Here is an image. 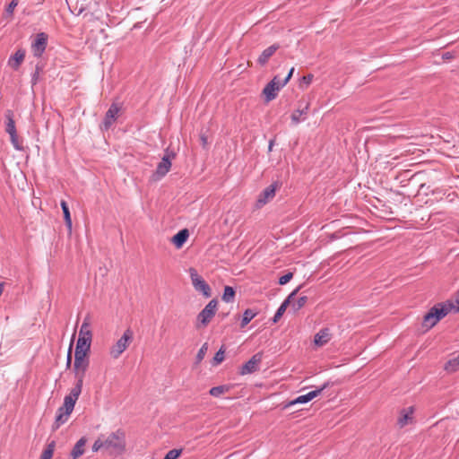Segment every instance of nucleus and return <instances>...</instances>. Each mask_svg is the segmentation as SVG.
<instances>
[{
  "label": "nucleus",
  "mask_w": 459,
  "mask_h": 459,
  "mask_svg": "<svg viewBox=\"0 0 459 459\" xmlns=\"http://www.w3.org/2000/svg\"><path fill=\"white\" fill-rule=\"evenodd\" d=\"M25 57V50L18 49L8 60V65L13 70H18Z\"/></svg>",
  "instance_id": "obj_16"
},
{
  "label": "nucleus",
  "mask_w": 459,
  "mask_h": 459,
  "mask_svg": "<svg viewBox=\"0 0 459 459\" xmlns=\"http://www.w3.org/2000/svg\"><path fill=\"white\" fill-rule=\"evenodd\" d=\"M329 385H330V383L326 382L321 387H319V388H317L316 390H313V391H311V392H309V393H307L306 394L299 395L296 399L289 402L284 407L287 408V407L295 405L297 403H308L311 400H313L314 398H316V396H318Z\"/></svg>",
  "instance_id": "obj_11"
},
{
  "label": "nucleus",
  "mask_w": 459,
  "mask_h": 459,
  "mask_svg": "<svg viewBox=\"0 0 459 459\" xmlns=\"http://www.w3.org/2000/svg\"><path fill=\"white\" fill-rule=\"evenodd\" d=\"M314 75L312 74H308L305 76H303L300 79L299 86L303 87L305 85L306 87L309 86L313 81Z\"/></svg>",
  "instance_id": "obj_40"
},
{
  "label": "nucleus",
  "mask_w": 459,
  "mask_h": 459,
  "mask_svg": "<svg viewBox=\"0 0 459 459\" xmlns=\"http://www.w3.org/2000/svg\"><path fill=\"white\" fill-rule=\"evenodd\" d=\"M75 403L74 400H72L71 398H65L64 399V403L61 407L58 409H63L65 413L71 414L74 408Z\"/></svg>",
  "instance_id": "obj_33"
},
{
  "label": "nucleus",
  "mask_w": 459,
  "mask_h": 459,
  "mask_svg": "<svg viewBox=\"0 0 459 459\" xmlns=\"http://www.w3.org/2000/svg\"><path fill=\"white\" fill-rule=\"evenodd\" d=\"M5 117V132L7 134L17 131L15 126V121L13 118V111L7 109L4 113Z\"/></svg>",
  "instance_id": "obj_23"
},
{
  "label": "nucleus",
  "mask_w": 459,
  "mask_h": 459,
  "mask_svg": "<svg viewBox=\"0 0 459 459\" xmlns=\"http://www.w3.org/2000/svg\"><path fill=\"white\" fill-rule=\"evenodd\" d=\"M293 277V273H285L284 275L281 276L279 278V284L280 285H285L287 284Z\"/></svg>",
  "instance_id": "obj_41"
},
{
  "label": "nucleus",
  "mask_w": 459,
  "mask_h": 459,
  "mask_svg": "<svg viewBox=\"0 0 459 459\" xmlns=\"http://www.w3.org/2000/svg\"><path fill=\"white\" fill-rule=\"evenodd\" d=\"M90 326H91V321H90V316H87L83 322H82V325L81 326V329H80V333H79V336H83L84 338L86 337H89V339H92V333L90 329Z\"/></svg>",
  "instance_id": "obj_26"
},
{
  "label": "nucleus",
  "mask_w": 459,
  "mask_h": 459,
  "mask_svg": "<svg viewBox=\"0 0 459 459\" xmlns=\"http://www.w3.org/2000/svg\"><path fill=\"white\" fill-rule=\"evenodd\" d=\"M308 298L307 296L299 297L296 301L294 299L290 303L292 309L294 312L301 309L307 303Z\"/></svg>",
  "instance_id": "obj_31"
},
{
  "label": "nucleus",
  "mask_w": 459,
  "mask_h": 459,
  "mask_svg": "<svg viewBox=\"0 0 459 459\" xmlns=\"http://www.w3.org/2000/svg\"><path fill=\"white\" fill-rule=\"evenodd\" d=\"M217 300L212 299L204 308L198 314L197 320L204 325L206 326L212 317L215 316L217 311Z\"/></svg>",
  "instance_id": "obj_6"
},
{
  "label": "nucleus",
  "mask_w": 459,
  "mask_h": 459,
  "mask_svg": "<svg viewBox=\"0 0 459 459\" xmlns=\"http://www.w3.org/2000/svg\"><path fill=\"white\" fill-rule=\"evenodd\" d=\"M331 340V333L328 328H322L314 337L316 346H324Z\"/></svg>",
  "instance_id": "obj_18"
},
{
  "label": "nucleus",
  "mask_w": 459,
  "mask_h": 459,
  "mask_svg": "<svg viewBox=\"0 0 459 459\" xmlns=\"http://www.w3.org/2000/svg\"><path fill=\"white\" fill-rule=\"evenodd\" d=\"M309 109V103L306 102L305 105L302 107L301 102L299 105L298 109H296L291 114V121L293 124L297 125L300 123L301 121H304L306 119V116L308 113Z\"/></svg>",
  "instance_id": "obj_14"
},
{
  "label": "nucleus",
  "mask_w": 459,
  "mask_h": 459,
  "mask_svg": "<svg viewBox=\"0 0 459 459\" xmlns=\"http://www.w3.org/2000/svg\"><path fill=\"white\" fill-rule=\"evenodd\" d=\"M280 46L278 44H273L267 48H265L262 54L259 56L257 59V63L264 66L267 64L269 59L274 55V53L279 49Z\"/></svg>",
  "instance_id": "obj_15"
},
{
  "label": "nucleus",
  "mask_w": 459,
  "mask_h": 459,
  "mask_svg": "<svg viewBox=\"0 0 459 459\" xmlns=\"http://www.w3.org/2000/svg\"><path fill=\"white\" fill-rule=\"evenodd\" d=\"M87 443V438L85 437H82L73 447L70 456L71 459H77L81 455L84 454V446Z\"/></svg>",
  "instance_id": "obj_19"
},
{
  "label": "nucleus",
  "mask_w": 459,
  "mask_h": 459,
  "mask_svg": "<svg viewBox=\"0 0 459 459\" xmlns=\"http://www.w3.org/2000/svg\"><path fill=\"white\" fill-rule=\"evenodd\" d=\"M182 451H183L182 448L171 449L165 455L163 459H178L181 455Z\"/></svg>",
  "instance_id": "obj_38"
},
{
  "label": "nucleus",
  "mask_w": 459,
  "mask_h": 459,
  "mask_svg": "<svg viewBox=\"0 0 459 459\" xmlns=\"http://www.w3.org/2000/svg\"><path fill=\"white\" fill-rule=\"evenodd\" d=\"M87 369H88V368H76L74 367V377H75L77 383L83 384V379L85 377Z\"/></svg>",
  "instance_id": "obj_34"
},
{
  "label": "nucleus",
  "mask_w": 459,
  "mask_h": 459,
  "mask_svg": "<svg viewBox=\"0 0 459 459\" xmlns=\"http://www.w3.org/2000/svg\"><path fill=\"white\" fill-rule=\"evenodd\" d=\"M189 274L195 290L201 292L205 298L212 296V290L209 284L198 274L195 268L189 269Z\"/></svg>",
  "instance_id": "obj_5"
},
{
  "label": "nucleus",
  "mask_w": 459,
  "mask_h": 459,
  "mask_svg": "<svg viewBox=\"0 0 459 459\" xmlns=\"http://www.w3.org/2000/svg\"><path fill=\"white\" fill-rule=\"evenodd\" d=\"M13 148L17 151H23L22 140H20L17 131L8 134Z\"/></svg>",
  "instance_id": "obj_30"
},
{
  "label": "nucleus",
  "mask_w": 459,
  "mask_h": 459,
  "mask_svg": "<svg viewBox=\"0 0 459 459\" xmlns=\"http://www.w3.org/2000/svg\"><path fill=\"white\" fill-rule=\"evenodd\" d=\"M207 351H208V343L204 342L196 354L195 364H199L204 359Z\"/></svg>",
  "instance_id": "obj_36"
},
{
  "label": "nucleus",
  "mask_w": 459,
  "mask_h": 459,
  "mask_svg": "<svg viewBox=\"0 0 459 459\" xmlns=\"http://www.w3.org/2000/svg\"><path fill=\"white\" fill-rule=\"evenodd\" d=\"M454 307V304L449 301L447 303L436 304L423 316L422 327L426 328L427 330L431 329Z\"/></svg>",
  "instance_id": "obj_2"
},
{
  "label": "nucleus",
  "mask_w": 459,
  "mask_h": 459,
  "mask_svg": "<svg viewBox=\"0 0 459 459\" xmlns=\"http://www.w3.org/2000/svg\"><path fill=\"white\" fill-rule=\"evenodd\" d=\"M90 359L88 357V353L75 351L74 352V367L78 368H89Z\"/></svg>",
  "instance_id": "obj_20"
},
{
  "label": "nucleus",
  "mask_w": 459,
  "mask_h": 459,
  "mask_svg": "<svg viewBox=\"0 0 459 459\" xmlns=\"http://www.w3.org/2000/svg\"><path fill=\"white\" fill-rule=\"evenodd\" d=\"M134 338V333L131 328H127L123 335L110 348L109 354L113 359H117L129 346Z\"/></svg>",
  "instance_id": "obj_3"
},
{
  "label": "nucleus",
  "mask_w": 459,
  "mask_h": 459,
  "mask_svg": "<svg viewBox=\"0 0 459 459\" xmlns=\"http://www.w3.org/2000/svg\"><path fill=\"white\" fill-rule=\"evenodd\" d=\"M119 111L120 107L117 103H112L110 105L100 126L102 130H108L110 128V126L116 121Z\"/></svg>",
  "instance_id": "obj_12"
},
{
  "label": "nucleus",
  "mask_w": 459,
  "mask_h": 459,
  "mask_svg": "<svg viewBox=\"0 0 459 459\" xmlns=\"http://www.w3.org/2000/svg\"><path fill=\"white\" fill-rule=\"evenodd\" d=\"M176 157L175 152H169L167 149L166 154L162 157L160 162L158 163L156 170L152 175V178L154 181L160 180L163 177L167 175L171 168V160Z\"/></svg>",
  "instance_id": "obj_4"
},
{
  "label": "nucleus",
  "mask_w": 459,
  "mask_h": 459,
  "mask_svg": "<svg viewBox=\"0 0 459 459\" xmlns=\"http://www.w3.org/2000/svg\"><path fill=\"white\" fill-rule=\"evenodd\" d=\"M224 353H225V350H224V348L222 346L215 353V355H214V357L212 359V364L213 365H218V364L221 363L224 360Z\"/></svg>",
  "instance_id": "obj_37"
},
{
  "label": "nucleus",
  "mask_w": 459,
  "mask_h": 459,
  "mask_svg": "<svg viewBox=\"0 0 459 459\" xmlns=\"http://www.w3.org/2000/svg\"><path fill=\"white\" fill-rule=\"evenodd\" d=\"M301 286H299L298 288H296L288 297L287 299L281 304V306L278 307L276 313L274 314L273 317V323H277L281 317L283 316V314L285 313L287 307L290 305V303L292 302L293 299H295L297 293L299 291Z\"/></svg>",
  "instance_id": "obj_13"
},
{
  "label": "nucleus",
  "mask_w": 459,
  "mask_h": 459,
  "mask_svg": "<svg viewBox=\"0 0 459 459\" xmlns=\"http://www.w3.org/2000/svg\"><path fill=\"white\" fill-rule=\"evenodd\" d=\"M236 291L235 290L230 286H226L224 288V291L222 294V300L229 303L233 301L235 297Z\"/></svg>",
  "instance_id": "obj_32"
},
{
  "label": "nucleus",
  "mask_w": 459,
  "mask_h": 459,
  "mask_svg": "<svg viewBox=\"0 0 459 459\" xmlns=\"http://www.w3.org/2000/svg\"><path fill=\"white\" fill-rule=\"evenodd\" d=\"M19 0H12L9 4L5 8V15L7 17H12L13 15V11L15 7L18 5Z\"/></svg>",
  "instance_id": "obj_39"
},
{
  "label": "nucleus",
  "mask_w": 459,
  "mask_h": 459,
  "mask_svg": "<svg viewBox=\"0 0 459 459\" xmlns=\"http://www.w3.org/2000/svg\"><path fill=\"white\" fill-rule=\"evenodd\" d=\"M48 36L45 32H39L36 35L35 40L31 44L33 56L39 58L42 56L48 46Z\"/></svg>",
  "instance_id": "obj_9"
},
{
  "label": "nucleus",
  "mask_w": 459,
  "mask_h": 459,
  "mask_svg": "<svg viewBox=\"0 0 459 459\" xmlns=\"http://www.w3.org/2000/svg\"><path fill=\"white\" fill-rule=\"evenodd\" d=\"M82 385L83 384H81V383H75L74 386L71 389L70 392L77 394V395H80L81 393H82Z\"/></svg>",
  "instance_id": "obj_42"
},
{
  "label": "nucleus",
  "mask_w": 459,
  "mask_h": 459,
  "mask_svg": "<svg viewBox=\"0 0 459 459\" xmlns=\"http://www.w3.org/2000/svg\"><path fill=\"white\" fill-rule=\"evenodd\" d=\"M458 234H459V228H458Z\"/></svg>",
  "instance_id": "obj_50"
},
{
  "label": "nucleus",
  "mask_w": 459,
  "mask_h": 459,
  "mask_svg": "<svg viewBox=\"0 0 459 459\" xmlns=\"http://www.w3.org/2000/svg\"><path fill=\"white\" fill-rule=\"evenodd\" d=\"M294 70H295L294 67L290 68L287 76L282 81H281V85L285 86L289 82V81L290 80V78L293 75Z\"/></svg>",
  "instance_id": "obj_44"
},
{
  "label": "nucleus",
  "mask_w": 459,
  "mask_h": 459,
  "mask_svg": "<svg viewBox=\"0 0 459 459\" xmlns=\"http://www.w3.org/2000/svg\"><path fill=\"white\" fill-rule=\"evenodd\" d=\"M279 188V183L273 182L267 187H265L258 195L256 200V207L261 208L268 202L273 199L275 196L276 190Z\"/></svg>",
  "instance_id": "obj_8"
},
{
  "label": "nucleus",
  "mask_w": 459,
  "mask_h": 459,
  "mask_svg": "<svg viewBox=\"0 0 459 459\" xmlns=\"http://www.w3.org/2000/svg\"><path fill=\"white\" fill-rule=\"evenodd\" d=\"M55 446L56 444L54 441L49 443L46 449L42 452L40 459H51L54 454Z\"/></svg>",
  "instance_id": "obj_35"
},
{
  "label": "nucleus",
  "mask_w": 459,
  "mask_h": 459,
  "mask_svg": "<svg viewBox=\"0 0 459 459\" xmlns=\"http://www.w3.org/2000/svg\"><path fill=\"white\" fill-rule=\"evenodd\" d=\"M126 432L118 429L111 432L108 436L101 435L92 445V451H101L103 455H107L112 458H116L123 455L126 451Z\"/></svg>",
  "instance_id": "obj_1"
},
{
  "label": "nucleus",
  "mask_w": 459,
  "mask_h": 459,
  "mask_svg": "<svg viewBox=\"0 0 459 459\" xmlns=\"http://www.w3.org/2000/svg\"><path fill=\"white\" fill-rule=\"evenodd\" d=\"M91 340L89 337L79 336L75 347V351L89 353L91 350Z\"/></svg>",
  "instance_id": "obj_21"
},
{
  "label": "nucleus",
  "mask_w": 459,
  "mask_h": 459,
  "mask_svg": "<svg viewBox=\"0 0 459 459\" xmlns=\"http://www.w3.org/2000/svg\"><path fill=\"white\" fill-rule=\"evenodd\" d=\"M72 364V343L70 344V347L67 351V358H66V368H70Z\"/></svg>",
  "instance_id": "obj_45"
},
{
  "label": "nucleus",
  "mask_w": 459,
  "mask_h": 459,
  "mask_svg": "<svg viewBox=\"0 0 459 459\" xmlns=\"http://www.w3.org/2000/svg\"><path fill=\"white\" fill-rule=\"evenodd\" d=\"M257 315L256 312H255L251 308H247L244 311L243 316L240 322V327L244 328L246 325L249 324V322Z\"/></svg>",
  "instance_id": "obj_29"
},
{
  "label": "nucleus",
  "mask_w": 459,
  "mask_h": 459,
  "mask_svg": "<svg viewBox=\"0 0 459 459\" xmlns=\"http://www.w3.org/2000/svg\"><path fill=\"white\" fill-rule=\"evenodd\" d=\"M80 395H77L72 392H70V394L66 396H65V398H71L72 400H74V403H76V401L78 400Z\"/></svg>",
  "instance_id": "obj_46"
},
{
  "label": "nucleus",
  "mask_w": 459,
  "mask_h": 459,
  "mask_svg": "<svg viewBox=\"0 0 459 459\" xmlns=\"http://www.w3.org/2000/svg\"><path fill=\"white\" fill-rule=\"evenodd\" d=\"M282 87L283 85H281L279 76H274L273 80L269 82L263 90V94L264 95L265 101L269 102L274 100L277 97V92Z\"/></svg>",
  "instance_id": "obj_7"
},
{
  "label": "nucleus",
  "mask_w": 459,
  "mask_h": 459,
  "mask_svg": "<svg viewBox=\"0 0 459 459\" xmlns=\"http://www.w3.org/2000/svg\"><path fill=\"white\" fill-rule=\"evenodd\" d=\"M263 359V353L257 352L251 357L239 369L240 375H247L256 372L259 369V364Z\"/></svg>",
  "instance_id": "obj_10"
},
{
  "label": "nucleus",
  "mask_w": 459,
  "mask_h": 459,
  "mask_svg": "<svg viewBox=\"0 0 459 459\" xmlns=\"http://www.w3.org/2000/svg\"><path fill=\"white\" fill-rule=\"evenodd\" d=\"M39 71H40V67L39 65H37L36 66V70L33 73L32 77H31V83H32V85H35L37 83L38 79H39Z\"/></svg>",
  "instance_id": "obj_43"
},
{
  "label": "nucleus",
  "mask_w": 459,
  "mask_h": 459,
  "mask_svg": "<svg viewBox=\"0 0 459 459\" xmlns=\"http://www.w3.org/2000/svg\"><path fill=\"white\" fill-rule=\"evenodd\" d=\"M80 395H77L72 392H70V394L66 396H65V398H71L72 400H74V403H76V401L78 400Z\"/></svg>",
  "instance_id": "obj_47"
},
{
  "label": "nucleus",
  "mask_w": 459,
  "mask_h": 459,
  "mask_svg": "<svg viewBox=\"0 0 459 459\" xmlns=\"http://www.w3.org/2000/svg\"><path fill=\"white\" fill-rule=\"evenodd\" d=\"M414 411V409L412 406L407 408V409H403L401 411V416L399 417L398 420H397V424L400 426V428H403L408 422L410 420H412V413Z\"/></svg>",
  "instance_id": "obj_22"
},
{
  "label": "nucleus",
  "mask_w": 459,
  "mask_h": 459,
  "mask_svg": "<svg viewBox=\"0 0 459 459\" xmlns=\"http://www.w3.org/2000/svg\"><path fill=\"white\" fill-rule=\"evenodd\" d=\"M274 143H275V140L274 139H272L270 140L269 142V145H268V150L271 152L273 150V147L274 145Z\"/></svg>",
  "instance_id": "obj_48"
},
{
  "label": "nucleus",
  "mask_w": 459,
  "mask_h": 459,
  "mask_svg": "<svg viewBox=\"0 0 459 459\" xmlns=\"http://www.w3.org/2000/svg\"><path fill=\"white\" fill-rule=\"evenodd\" d=\"M69 413H65L63 409H58L56 415V420L53 425V429H57L62 424L67 421Z\"/></svg>",
  "instance_id": "obj_25"
},
{
  "label": "nucleus",
  "mask_w": 459,
  "mask_h": 459,
  "mask_svg": "<svg viewBox=\"0 0 459 459\" xmlns=\"http://www.w3.org/2000/svg\"><path fill=\"white\" fill-rule=\"evenodd\" d=\"M444 369L449 373H454L459 370V352L456 357L450 359L445 364Z\"/></svg>",
  "instance_id": "obj_28"
},
{
  "label": "nucleus",
  "mask_w": 459,
  "mask_h": 459,
  "mask_svg": "<svg viewBox=\"0 0 459 459\" xmlns=\"http://www.w3.org/2000/svg\"><path fill=\"white\" fill-rule=\"evenodd\" d=\"M60 205H61V208L63 211L65 225L67 226L68 230H72V219H71V213H70L68 204L65 200H62L60 203Z\"/></svg>",
  "instance_id": "obj_27"
},
{
  "label": "nucleus",
  "mask_w": 459,
  "mask_h": 459,
  "mask_svg": "<svg viewBox=\"0 0 459 459\" xmlns=\"http://www.w3.org/2000/svg\"><path fill=\"white\" fill-rule=\"evenodd\" d=\"M189 238V231L187 229L180 230L177 234H175L172 238L171 242L177 248H181L183 245L186 242L187 238Z\"/></svg>",
  "instance_id": "obj_17"
},
{
  "label": "nucleus",
  "mask_w": 459,
  "mask_h": 459,
  "mask_svg": "<svg viewBox=\"0 0 459 459\" xmlns=\"http://www.w3.org/2000/svg\"><path fill=\"white\" fill-rule=\"evenodd\" d=\"M231 385H221L213 386L209 390V394L213 397H220L224 394H227L230 391Z\"/></svg>",
  "instance_id": "obj_24"
},
{
  "label": "nucleus",
  "mask_w": 459,
  "mask_h": 459,
  "mask_svg": "<svg viewBox=\"0 0 459 459\" xmlns=\"http://www.w3.org/2000/svg\"><path fill=\"white\" fill-rule=\"evenodd\" d=\"M201 140H202L203 144L205 145L206 144V141H207L206 137L204 135H202L201 136Z\"/></svg>",
  "instance_id": "obj_49"
}]
</instances>
